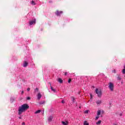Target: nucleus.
I'll list each match as a JSON object with an SVG mask.
<instances>
[{
	"instance_id": "nucleus-1",
	"label": "nucleus",
	"mask_w": 125,
	"mask_h": 125,
	"mask_svg": "<svg viewBox=\"0 0 125 125\" xmlns=\"http://www.w3.org/2000/svg\"><path fill=\"white\" fill-rule=\"evenodd\" d=\"M30 108V106L27 104H24L19 107L18 109V115H22L24 112H26Z\"/></svg>"
},
{
	"instance_id": "nucleus-2",
	"label": "nucleus",
	"mask_w": 125,
	"mask_h": 125,
	"mask_svg": "<svg viewBox=\"0 0 125 125\" xmlns=\"http://www.w3.org/2000/svg\"><path fill=\"white\" fill-rule=\"evenodd\" d=\"M96 93L97 94V96L99 98L102 96V91L101 90H98L97 88L96 89Z\"/></svg>"
},
{
	"instance_id": "nucleus-3",
	"label": "nucleus",
	"mask_w": 125,
	"mask_h": 125,
	"mask_svg": "<svg viewBox=\"0 0 125 125\" xmlns=\"http://www.w3.org/2000/svg\"><path fill=\"white\" fill-rule=\"evenodd\" d=\"M108 88L111 91H114V83L110 82L108 83Z\"/></svg>"
},
{
	"instance_id": "nucleus-4",
	"label": "nucleus",
	"mask_w": 125,
	"mask_h": 125,
	"mask_svg": "<svg viewBox=\"0 0 125 125\" xmlns=\"http://www.w3.org/2000/svg\"><path fill=\"white\" fill-rule=\"evenodd\" d=\"M36 24V19H34L29 21V25L32 26V25H35Z\"/></svg>"
},
{
	"instance_id": "nucleus-5",
	"label": "nucleus",
	"mask_w": 125,
	"mask_h": 125,
	"mask_svg": "<svg viewBox=\"0 0 125 125\" xmlns=\"http://www.w3.org/2000/svg\"><path fill=\"white\" fill-rule=\"evenodd\" d=\"M62 13H63V11H59L58 10H57L55 12V14H56L57 16H60V15H61V14H62Z\"/></svg>"
},
{
	"instance_id": "nucleus-6",
	"label": "nucleus",
	"mask_w": 125,
	"mask_h": 125,
	"mask_svg": "<svg viewBox=\"0 0 125 125\" xmlns=\"http://www.w3.org/2000/svg\"><path fill=\"white\" fill-rule=\"evenodd\" d=\"M96 103L97 104V105H100L101 103H102V101L98 100L96 102Z\"/></svg>"
},
{
	"instance_id": "nucleus-7",
	"label": "nucleus",
	"mask_w": 125,
	"mask_h": 125,
	"mask_svg": "<svg viewBox=\"0 0 125 125\" xmlns=\"http://www.w3.org/2000/svg\"><path fill=\"white\" fill-rule=\"evenodd\" d=\"M37 98L38 100H40L41 98H42V94H41V93H38Z\"/></svg>"
},
{
	"instance_id": "nucleus-8",
	"label": "nucleus",
	"mask_w": 125,
	"mask_h": 125,
	"mask_svg": "<svg viewBox=\"0 0 125 125\" xmlns=\"http://www.w3.org/2000/svg\"><path fill=\"white\" fill-rule=\"evenodd\" d=\"M23 67H26L28 66V62L26 61H25L23 64Z\"/></svg>"
},
{
	"instance_id": "nucleus-9",
	"label": "nucleus",
	"mask_w": 125,
	"mask_h": 125,
	"mask_svg": "<svg viewBox=\"0 0 125 125\" xmlns=\"http://www.w3.org/2000/svg\"><path fill=\"white\" fill-rule=\"evenodd\" d=\"M52 119H53V117L52 116H50L48 119V122H51L52 121Z\"/></svg>"
},
{
	"instance_id": "nucleus-10",
	"label": "nucleus",
	"mask_w": 125,
	"mask_h": 125,
	"mask_svg": "<svg viewBox=\"0 0 125 125\" xmlns=\"http://www.w3.org/2000/svg\"><path fill=\"white\" fill-rule=\"evenodd\" d=\"M58 82L60 83H63V80L61 79V78H58Z\"/></svg>"
},
{
	"instance_id": "nucleus-11",
	"label": "nucleus",
	"mask_w": 125,
	"mask_h": 125,
	"mask_svg": "<svg viewBox=\"0 0 125 125\" xmlns=\"http://www.w3.org/2000/svg\"><path fill=\"white\" fill-rule=\"evenodd\" d=\"M14 100H15V98L11 97L10 98V102H11V103H13V102H14Z\"/></svg>"
},
{
	"instance_id": "nucleus-12",
	"label": "nucleus",
	"mask_w": 125,
	"mask_h": 125,
	"mask_svg": "<svg viewBox=\"0 0 125 125\" xmlns=\"http://www.w3.org/2000/svg\"><path fill=\"white\" fill-rule=\"evenodd\" d=\"M70 98H71V99L72 102H73V103H75V98H74V97H73V96H71V97H70Z\"/></svg>"
},
{
	"instance_id": "nucleus-13",
	"label": "nucleus",
	"mask_w": 125,
	"mask_h": 125,
	"mask_svg": "<svg viewBox=\"0 0 125 125\" xmlns=\"http://www.w3.org/2000/svg\"><path fill=\"white\" fill-rule=\"evenodd\" d=\"M101 123H102V121L101 120H99L98 122L96 123V125H101Z\"/></svg>"
},
{
	"instance_id": "nucleus-14",
	"label": "nucleus",
	"mask_w": 125,
	"mask_h": 125,
	"mask_svg": "<svg viewBox=\"0 0 125 125\" xmlns=\"http://www.w3.org/2000/svg\"><path fill=\"white\" fill-rule=\"evenodd\" d=\"M44 103H45V102L44 101H42V102H40L39 103V104H40V105H42V104H44Z\"/></svg>"
},
{
	"instance_id": "nucleus-15",
	"label": "nucleus",
	"mask_w": 125,
	"mask_h": 125,
	"mask_svg": "<svg viewBox=\"0 0 125 125\" xmlns=\"http://www.w3.org/2000/svg\"><path fill=\"white\" fill-rule=\"evenodd\" d=\"M101 114V110H99L97 111V116H100V114Z\"/></svg>"
},
{
	"instance_id": "nucleus-16",
	"label": "nucleus",
	"mask_w": 125,
	"mask_h": 125,
	"mask_svg": "<svg viewBox=\"0 0 125 125\" xmlns=\"http://www.w3.org/2000/svg\"><path fill=\"white\" fill-rule=\"evenodd\" d=\"M51 90H52V91H53V92H56V90H55V89H53V87H52V86H51Z\"/></svg>"
},
{
	"instance_id": "nucleus-17",
	"label": "nucleus",
	"mask_w": 125,
	"mask_h": 125,
	"mask_svg": "<svg viewBox=\"0 0 125 125\" xmlns=\"http://www.w3.org/2000/svg\"><path fill=\"white\" fill-rule=\"evenodd\" d=\"M62 124L63 125H68V122H65L64 121H62Z\"/></svg>"
},
{
	"instance_id": "nucleus-18",
	"label": "nucleus",
	"mask_w": 125,
	"mask_h": 125,
	"mask_svg": "<svg viewBox=\"0 0 125 125\" xmlns=\"http://www.w3.org/2000/svg\"><path fill=\"white\" fill-rule=\"evenodd\" d=\"M31 4L32 5H36V2L34 0H32L31 2Z\"/></svg>"
},
{
	"instance_id": "nucleus-19",
	"label": "nucleus",
	"mask_w": 125,
	"mask_h": 125,
	"mask_svg": "<svg viewBox=\"0 0 125 125\" xmlns=\"http://www.w3.org/2000/svg\"><path fill=\"white\" fill-rule=\"evenodd\" d=\"M41 111L42 110H38L35 112V114H39V113H40L41 112Z\"/></svg>"
},
{
	"instance_id": "nucleus-20",
	"label": "nucleus",
	"mask_w": 125,
	"mask_h": 125,
	"mask_svg": "<svg viewBox=\"0 0 125 125\" xmlns=\"http://www.w3.org/2000/svg\"><path fill=\"white\" fill-rule=\"evenodd\" d=\"M83 125H89V124L87 123V121H85L84 122Z\"/></svg>"
},
{
	"instance_id": "nucleus-21",
	"label": "nucleus",
	"mask_w": 125,
	"mask_h": 125,
	"mask_svg": "<svg viewBox=\"0 0 125 125\" xmlns=\"http://www.w3.org/2000/svg\"><path fill=\"white\" fill-rule=\"evenodd\" d=\"M122 73L123 74V75H125V69H123L122 70Z\"/></svg>"
},
{
	"instance_id": "nucleus-22",
	"label": "nucleus",
	"mask_w": 125,
	"mask_h": 125,
	"mask_svg": "<svg viewBox=\"0 0 125 125\" xmlns=\"http://www.w3.org/2000/svg\"><path fill=\"white\" fill-rule=\"evenodd\" d=\"M121 80H122V78H121V77L118 76L117 77V81H121Z\"/></svg>"
},
{
	"instance_id": "nucleus-23",
	"label": "nucleus",
	"mask_w": 125,
	"mask_h": 125,
	"mask_svg": "<svg viewBox=\"0 0 125 125\" xmlns=\"http://www.w3.org/2000/svg\"><path fill=\"white\" fill-rule=\"evenodd\" d=\"M35 92H39V88H36L35 89Z\"/></svg>"
},
{
	"instance_id": "nucleus-24",
	"label": "nucleus",
	"mask_w": 125,
	"mask_h": 125,
	"mask_svg": "<svg viewBox=\"0 0 125 125\" xmlns=\"http://www.w3.org/2000/svg\"><path fill=\"white\" fill-rule=\"evenodd\" d=\"M26 100H31V98L30 97H27L26 98Z\"/></svg>"
},
{
	"instance_id": "nucleus-25",
	"label": "nucleus",
	"mask_w": 125,
	"mask_h": 125,
	"mask_svg": "<svg viewBox=\"0 0 125 125\" xmlns=\"http://www.w3.org/2000/svg\"><path fill=\"white\" fill-rule=\"evenodd\" d=\"M71 82H72V80H71V79H68V83H71Z\"/></svg>"
},
{
	"instance_id": "nucleus-26",
	"label": "nucleus",
	"mask_w": 125,
	"mask_h": 125,
	"mask_svg": "<svg viewBox=\"0 0 125 125\" xmlns=\"http://www.w3.org/2000/svg\"><path fill=\"white\" fill-rule=\"evenodd\" d=\"M98 119H99V116H96V118H95V120H97Z\"/></svg>"
},
{
	"instance_id": "nucleus-27",
	"label": "nucleus",
	"mask_w": 125,
	"mask_h": 125,
	"mask_svg": "<svg viewBox=\"0 0 125 125\" xmlns=\"http://www.w3.org/2000/svg\"><path fill=\"white\" fill-rule=\"evenodd\" d=\"M112 73H114V74H116V70H112Z\"/></svg>"
},
{
	"instance_id": "nucleus-28",
	"label": "nucleus",
	"mask_w": 125,
	"mask_h": 125,
	"mask_svg": "<svg viewBox=\"0 0 125 125\" xmlns=\"http://www.w3.org/2000/svg\"><path fill=\"white\" fill-rule=\"evenodd\" d=\"M62 104H64L65 101L64 100L62 101Z\"/></svg>"
},
{
	"instance_id": "nucleus-29",
	"label": "nucleus",
	"mask_w": 125,
	"mask_h": 125,
	"mask_svg": "<svg viewBox=\"0 0 125 125\" xmlns=\"http://www.w3.org/2000/svg\"><path fill=\"white\" fill-rule=\"evenodd\" d=\"M85 114H88V110H86L85 111Z\"/></svg>"
},
{
	"instance_id": "nucleus-30",
	"label": "nucleus",
	"mask_w": 125,
	"mask_h": 125,
	"mask_svg": "<svg viewBox=\"0 0 125 125\" xmlns=\"http://www.w3.org/2000/svg\"><path fill=\"white\" fill-rule=\"evenodd\" d=\"M30 88H27V91H30Z\"/></svg>"
},
{
	"instance_id": "nucleus-31",
	"label": "nucleus",
	"mask_w": 125,
	"mask_h": 125,
	"mask_svg": "<svg viewBox=\"0 0 125 125\" xmlns=\"http://www.w3.org/2000/svg\"><path fill=\"white\" fill-rule=\"evenodd\" d=\"M67 74H68V73H67V72H65V73H64V75H65V76H67Z\"/></svg>"
},
{
	"instance_id": "nucleus-32",
	"label": "nucleus",
	"mask_w": 125,
	"mask_h": 125,
	"mask_svg": "<svg viewBox=\"0 0 125 125\" xmlns=\"http://www.w3.org/2000/svg\"><path fill=\"white\" fill-rule=\"evenodd\" d=\"M24 93V91H21V94H23Z\"/></svg>"
},
{
	"instance_id": "nucleus-33",
	"label": "nucleus",
	"mask_w": 125,
	"mask_h": 125,
	"mask_svg": "<svg viewBox=\"0 0 125 125\" xmlns=\"http://www.w3.org/2000/svg\"><path fill=\"white\" fill-rule=\"evenodd\" d=\"M22 125H25V123H24V122H23Z\"/></svg>"
},
{
	"instance_id": "nucleus-34",
	"label": "nucleus",
	"mask_w": 125,
	"mask_h": 125,
	"mask_svg": "<svg viewBox=\"0 0 125 125\" xmlns=\"http://www.w3.org/2000/svg\"><path fill=\"white\" fill-rule=\"evenodd\" d=\"M90 96H91V98H92V95L90 94Z\"/></svg>"
},
{
	"instance_id": "nucleus-35",
	"label": "nucleus",
	"mask_w": 125,
	"mask_h": 125,
	"mask_svg": "<svg viewBox=\"0 0 125 125\" xmlns=\"http://www.w3.org/2000/svg\"><path fill=\"white\" fill-rule=\"evenodd\" d=\"M19 119H22V117H19Z\"/></svg>"
},
{
	"instance_id": "nucleus-36",
	"label": "nucleus",
	"mask_w": 125,
	"mask_h": 125,
	"mask_svg": "<svg viewBox=\"0 0 125 125\" xmlns=\"http://www.w3.org/2000/svg\"><path fill=\"white\" fill-rule=\"evenodd\" d=\"M120 116H123V114L120 113Z\"/></svg>"
},
{
	"instance_id": "nucleus-37",
	"label": "nucleus",
	"mask_w": 125,
	"mask_h": 125,
	"mask_svg": "<svg viewBox=\"0 0 125 125\" xmlns=\"http://www.w3.org/2000/svg\"><path fill=\"white\" fill-rule=\"evenodd\" d=\"M49 2H51V1H49Z\"/></svg>"
},
{
	"instance_id": "nucleus-38",
	"label": "nucleus",
	"mask_w": 125,
	"mask_h": 125,
	"mask_svg": "<svg viewBox=\"0 0 125 125\" xmlns=\"http://www.w3.org/2000/svg\"><path fill=\"white\" fill-rule=\"evenodd\" d=\"M102 112H103V113L104 111H103Z\"/></svg>"
},
{
	"instance_id": "nucleus-39",
	"label": "nucleus",
	"mask_w": 125,
	"mask_h": 125,
	"mask_svg": "<svg viewBox=\"0 0 125 125\" xmlns=\"http://www.w3.org/2000/svg\"><path fill=\"white\" fill-rule=\"evenodd\" d=\"M79 108H81V107H79Z\"/></svg>"
}]
</instances>
